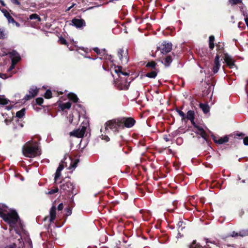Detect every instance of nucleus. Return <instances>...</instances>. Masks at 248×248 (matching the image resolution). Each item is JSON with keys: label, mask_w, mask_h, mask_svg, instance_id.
I'll return each instance as SVG.
<instances>
[{"label": "nucleus", "mask_w": 248, "mask_h": 248, "mask_svg": "<svg viewBox=\"0 0 248 248\" xmlns=\"http://www.w3.org/2000/svg\"><path fill=\"white\" fill-rule=\"evenodd\" d=\"M0 217L13 228L15 227L19 220L17 213L14 210H9L4 205H0Z\"/></svg>", "instance_id": "nucleus-2"}, {"label": "nucleus", "mask_w": 248, "mask_h": 248, "mask_svg": "<svg viewBox=\"0 0 248 248\" xmlns=\"http://www.w3.org/2000/svg\"><path fill=\"white\" fill-rule=\"evenodd\" d=\"M1 11L3 14L4 16L7 18L9 23L15 22V19L13 18V17L10 15V13L6 9H1Z\"/></svg>", "instance_id": "nucleus-14"}, {"label": "nucleus", "mask_w": 248, "mask_h": 248, "mask_svg": "<svg viewBox=\"0 0 248 248\" xmlns=\"http://www.w3.org/2000/svg\"><path fill=\"white\" fill-rule=\"evenodd\" d=\"M224 59L225 62L227 63V65L230 67V68H233L234 65V61L230 56L228 54H225Z\"/></svg>", "instance_id": "nucleus-13"}, {"label": "nucleus", "mask_w": 248, "mask_h": 248, "mask_svg": "<svg viewBox=\"0 0 248 248\" xmlns=\"http://www.w3.org/2000/svg\"><path fill=\"white\" fill-rule=\"evenodd\" d=\"M219 60V56L218 55H217L215 58L214 66L213 67V71L214 73H217L220 66Z\"/></svg>", "instance_id": "nucleus-12"}, {"label": "nucleus", "mask_w": 248, "mask_h": 248, "mask_svg": "<svg viewBox=\"0 0 248 248\" xmlns=\"http://www.w3.org/2000/svg\"><path fill=\"white\" fill-rule=\"evenodd\" d=\"M12 23L14 24L16 27H19L20 24L15 20V22H12Z\"/></svg>", "instance_id": "nucleus-52"}, {"label": "nucleus", "mask_w": 248, "mask_h": 248, "mask_svg": "<svg viewBox=\"0 0 248 248\" xmlns=\"http://www.w3.org/2000/svg\"><path fill=\"white\" fill-rule=\"evenodd\" d=\"M78 162V160L77 159L74 160L73 162H71L69 169H75L77 167Z\"/></svg>", "instance_id": "nucleus-29"}, {"label": "nucleus", "mask_w": 248, "mask_h": 248, "mask_svg": "<svg viewBox=\"0 0 248 248\" xmlns=\"http://www.w3.org/2000/svg\"><path fill=\"white\" fill-rule=\"evenodd\" d=\"M61 189L64 191H66L69 192H71L72 194H74V186L73 184L70 182H67L65 184L62 185L61 186ZM77 193L76 192L75 194Z\"/></svg>", "instance_id": "nucleus-9"}, {"label": "nucleus", "mask_w": 248, "mask_h": 248, "mask_svg": "<svg viewBox=\"0 0 248 248\" xmlns=\"http://www.w3.org/2000/svg\"><path fill=\"white\" fill-rule=\"evenodd\" d=\"M63 208V205L62 203H60L58 207V210H62Z\"/></svg>", "instance_id": "nucleus-47"}, {"label": "nucleus", "mask_w": 248, "mask_h": 248, "mask_svg": "<svg viewBox=\"0 0 248 248\" xmlns=\"http://www.w3.org/2000/svg\"><path fill=\"white\" fill-rule=\"evenodd\" d=\"M135 123V121L131 118H127L122 119L121 122V124H124V126L127 128L132 127Z\"/></svg>", "instance_id": "nucleus-8"}, {"label": "nucleus", "mask_w": 248, "mask_h": 248, "mask_svg": "<svg viewBox=\"0 0 248 248\" xmlns=\"http://www.w3.org/2000/svg\"><path fill=\"white\" fill-rule=\"evenodd\" d=\"M240 23H239V25H238V27H240Z\"/></svg>", "instance_id": "nucleus-59"}, {"label": "nucleus", "mask_w": 248, "mask_h": 248, "mask_svg": "<svg viewBox=\"0 0 248 248\" xmlns=\"http://www.w3.org/2000/svg\"><path fill=\"white\" fill-rule=\"evenodd\" d=\"M22 153L27 157L33 158L41 155V150L37 142L30 140L27 142L22 147Z\"/></svg>", "instance_id": "nucleus-3"}, {"label": "nucleus", "mask_w": 248, "mask_h": 248, "mask_svg": "<svg viewBox=\"0 0 248 248\" xmlns=\"http://www.w3.org/2000/svg\"><path fill=\"white\" fill-rule=\"evenodd\" d=\"M243 143L245 145H248V137L244 138Z\"/></svg>", "instance_id": "nucleus-44"}, {"label": "nucleus", "mask_w": 248, "mask_h": 248, "mask_svg": "<svg viewBox=\"0 0 248 248\" xmlns=\"http://www.w3.org/2000/svg\"><path fill=\"white\" fill-rule=\"evenodd\" d=\"M52 96V93L50 90H47L45 94V97L47 99H49Z\"/></svg>", "instance_id": "nucleus-31"}, {"label": "nucleus", "mask_w": 248, "mask_h": 248, "mask_svg": "<svg viewBox=\"0 0 248 248\" xmlns=\"http://www.w3.org/2000/svg\"><path fill=\"white\" fill-rule=\"evenodd\" d=\"M86 127L85 126H82L77 130H74L70 133L71 136H74L77 138H82L83 137Z\"/></svg>", "instance_id": "nucleus-5"}, {"label": "nucleus", "mask_w": 248, "mask_h": 248, "mask_svg": "<svg viewBox=\"0 0 248 248\" xmlns=\"http://www.w3.org/2000/svg\"><path fill=\"white\" fill-rule=\"evenodd\" d=\"M72 121H73V118H72L71 119H70L69 122L70 123H72Z\"/></svg>", "instance_id": "nucleus-57"}, {"label": "nucleus", "mask_w": 248, "mask_h": 248, "mask_svg": "<svg viewBox=\"0 0 248 248\" xmlns=\"http://www.w3.org/2000/svg\"><path fill=\"white\" fill-rule=\"evenodd\" d=\"M187 119L190 120L192 124H195V122L194 121V112L192 110L188 111L186 116L185 117Z\"/></svg>", "instance_id": "nucleus-17"}, {"label": "nucleus", "mask_w": 248, "mask_h": 248, "mask_svg": "<svg viewBox=\"0 0 248 248\" xmlns=\"http://www.w3.org/2000/svg\"><path fill=\"white\" fill-rule=\"evenodd\" d=\"M58 191V188L57 187L55 188L54 189H51L48 192L49 194H52L55 193H56Z\"/></svg>", "instance_id": "nucleus-37"}, {"label": "nucleus", "mask_w": 248, "mask_h": 248, "mask_svg": "<svg viewBox=\"0 0 248 248\" xmlns=\"http://www.w3.org/2000/svg\"><path fill=\"white\" fill-rule=\"evenodd\" d=\"M14 67H15V65L14 63H13V64L11 65V66L9 68V70H11L12 69H13L14 68Z\"/></svg>", "instance_id": "nucleus-55"}, {"label": "nucleus", "mask_w": 248, "mask_h": 248, "mask_svg": "<svg viewBox=\"0 0 248 248\" xmlns=\"http://www.w3.org/2000/svg\"><path fill=\"white\" fill-rule=\"evenodd\" d=\"M61 171H59L58 170H56L55 174V178H54L55 182H56L57 179H59V177H60V176L61 175Z\"/></svg>", "instance_id": "nucleus-34"}, {"label": "nucleus", "mask_w": 248, "mask_h": 248, "mask_svg": "<svg viewBox=\"0 0 248 248\" xmlns=\"http://www.w3.org/2000/svg\"><path fill=\"white\" fill-rule=\"evenodd\" d=\"M50 221H53L56 217V208L54 206H53L50 210Z\"/></svg>", "instance_id": "nucleus-18"}, {"label": "nucleus", "mask_w": 248, "mask_h": 248, "mask_svg": "<svg viewBox=\"0 0 248 248\" xmlns=\"http://www.w3.org/2000/svg\"><path fill=\"white\" fill-rule=\"evenodd\" d=\"M200 106L205 113H206L209 111V108L208 105L204 104H200Z\"/></svg>", "instance_id": "nucleus-23"}, {"label": "nucleus", "mask_w": 248, "mask_h": 248, "mask_svg": "<svg viewBox=\"0 0 248 248\" xmlns=\"http://www.w3.org/2000/svg\"><path fill=\"white\" fill-rule=\"evenodd\" d=\"M236 135L238 137H240V136H244V134L243 133H240V134H237Z\"/></svg>", "instance_id": "nucleus-56"}, {"label": "nucleus", "mask_w": 248, "mask_h": 248, "mask_svg": "<svg viewBox=\"0 0 248 248\" xmlns=\"http://www.w3.org/2000/svg\"><path fill=\"white\" fill-rule=\"evenodd\" d=\"M72 23L77 28H81L86 26L85 21L82 19L74 18L72 20Z\"/></svg>", "instance_id": "nucleus-11"}, {"label": "nucleus", "mask_w": 248, "mask_h": 248, "mask_svg": "<svg viewBox=\"0 0 248 248\" xmlns=\"http://www.w3.org/2000/svg\"><path fill=\"white\" fill-rule=\"evenodd\" d=\"M59 41L62 44L65 45L66 44V41L63 38H60Z\"/></svg>", "instance_id": "nucleus-42"}, {"label": "nucleus", "mask_w": 248, "mask_h": 248, "mask_svg": "<svg viewBox=\"0 0 248 248\" xmlns=\"http://www.w3.org/2000/svg\"><path fill=\"white\" fill-rule=\"evenodd\" d=\"M36 103L41 105L43 103V99L42 98H37L36 99Z\"/></svg>", "instance_id": "nucleus-36"}, {"label": "nucleus", "mask_w": 248, "mask_h": 248, "mask_svg": "<svg viewBox=\"0 0 248 248\" xmlns=\"http://www.w3.org/2000/svg\"><path fill=\"white\" fill-rule=\"evenodd\" d=\"M101 138L102 140H104L107 141H108L109 140V138L108 137L106 136H104L103 134L101 135Z\"/></svg>", "instance_id": "nucleus-43"}, {"label": "nucleus", "mask_w": 248, "mask_h": 248, "mask_svg": "<svg viewBox=\"0 0 248 248\" xmlns=\"http://www.w3.org/2000/svg\"><path fill=\"white\" fill-rule=\"evenodd\" d=\"M64 168V166L62 164H60L57 168L56 170H58L59 171H61Z\"/></svg>", "instance_id": "nucleus-41"}, {"label": "nucleus", "mask_w": 248, "mask_h": 248, "mask_svg": "<svg viewBox=\"0 0 248 248\" xmlns=\"http://www.w3.org/2000/svg\"><path fill=\"white\" fill-rule=\"evenodd\" d=\"M93 50L96 52L97 53V54H100V49L97 48V47H95L94 48H93Z\"/></svg>", "instance_id": "nucleus-49"}, {"label": "nucleus", "mask_w": 248, "mask_h": 248, "mask_svg": "<svg viewBox=\"0 0 248 248\" xmlns=\"http://www.w3.org/2000/svg\"><path fill=\"white\" fill-rule=\"evenodd\" d=\"M229 3L232 5H235L236 4L241 3V0H229Z\"/></svg>", "instance_id": "nucleus-33"}, {"label": "nucleus", "mask_w": 248, "mask_h": 248, "mask_svg": "<svg viewBox=\"0 0 248 248\" xmlns=\"http://www.w3.org/2000/svg\"><path fill=\"white\" fill-rule=\"evenodd\" d=\"M214 141L218 144H222L228 141L229 138L227 136L219 138L218 140L216 137L213 138Z\"/></svg>", "instance_id": "nucleus-15"}, {"label": "nucleus", "mask_w": 248, "mask_h": 248, "mask_svg": "<svg viewBox=\"0 0 248 248\" xmlns=\"http://www.w3.org/2000/svg\"><path fill=\"white\" fill-rule=\"evenodd\" d=\"M105 134L108 133V129L112 130L113 131H118V129L121 126L124 128V126L120 124V122L119 121H116V120H111L107 122L105 124Z\"/></svg>", "instance_id": "nucleus-4"}, {"label": "nucleus", "mask_w": 248, "mask_h": 248, "mask_svg": "<svg viewBox=\"0 0 248 248\" xmlns=\"http://www.w3.org/2000/svg\"><path fill=\"white\" fill-rule=\"evenodd\" d=\"M76 5L75 3H73V4L71 6H69V7H68L67 8V9L66 10V12L67 11H69L71 8H72L75 5Z\"/></svg>", "instance_id": "nucleus-51"}, {"label": "nucleus", "mask_w": 248, "mask_h": 248, "mask_svg": "<svg viewBox=\"0 0 248 248\" xmlns=\"http://www.w3.org/2000/svg\"><path fill=\"white\" fill-rule=\"evenodd\" d=\"M29 18L31 20L37 19L38 21H41V19L39 16L36 14H33L30 16Z\"/></svg>", "instance_id": "nucleus-26"}, {"label": "nucleus", "mask_w": 248, "mask_h": 248, "mask_svg": "<svg viewBox=\"0 0 248 248\" xmlns=\"http://www.w3.org/2000/svg\"><path fill=\"white\" fill-rule=\"evenodd\" d=\"M193 125H194L195 128L194 131L197 134L200 135L202 138H203L204 139H206L207 137V135L203 128L201 126L196 124L195 123V124Z\"/></svg>", "instance_id": "nucleus-10"}, {"label": "nucleus", "mask_w": 248, "mask_h": 248, "mask_svg": "<svg viewBox=\"0 0 248 248\" xmlns=\"http://www.w3.org/2000/svg\"><path fill=\"white\" fill-rule=\"evenodd\" d=\"M155 65H156V63H155V62H148L146 64V66L147 67H152V68H154L155 67Z\"/></svg>", "instance_id": "nucleus-35"}, {"label": "nucleus", "mask_w": 248, "mask_h": 248, "mask_svg": "<svg viewBox=\"0 0 248 248\" xmlns=\"http://www.w3.org/2000/svg\"><path fill=\"white\" fill-rule=\"evenodd\" d=\"M127 50L120 48L118 51V55L122 63H126L128 62Z\"/></svg>", "instance_id": "nucleus-6"}, {"label": "nucleus", "mask_w": 248, "mask_h": 248, "mask_svg": "<svg viewBox=\"0 0 248 248\" xmlns=\"http://www.w3.org/2000/svg\"><path fill=\"white\" fill-rule=\"evenodd\" d=\"M177 112L179 115L182 117V119H185L186 118L185 114L182 111L179 110Z\"/></svg>", "instance_id": "nucleus-40"}, {"label": "nucleus", "mask_w": 248, "mask_h": 248, "mask_svg": "<svg viewBox=\"0 0 248 248\" xmlns=\"http://www.w3.org/2000/svg\"><path fill=\"white\" fill-rule=\"evenodd\" d=\"M11 2L16 5H20V2L18 0H11Z\"/></svg>", "instance_id": "nucleus-45"}, {"label": "nucleus", "mask_w": 248, "mask_h": 248, "mask_svg": "<svg viewBox=\"0 0 248 248\" xmlns=\"http://www.w3.org/2000/svg\"><path fill=\"white\" fill-rule=\"evenodd\" d=\"M190 248H203L200 246L199 244L196 243L195 240L193 241L192 244L190 246Z\"/></svg>", "instance_id": "nucleus-28"}, {"label": "nucleus", "mask_w": 248, "mask_h": 248, "mask_svg": "<svg viewBox=\"0 0 248 248\" xmlns=\"http://www.w3.org/2000/svg\"><path fill=\"white\" fill-rule=\"evenodd\" d=\"M5 248H16V245L15 244L10 245L6 247Z\"/></svg>", "instance_id": "nucleus-48"}, {"label": "nucleus", "mask_w": 248, "mask_h": 248, "mask_svg": "<svg viewBox=\"0 0 248 248\" xmlns=\"http://www.w3.org/2000/svg\"><path fill=\"white\" fill-rule=\"evenodd\" d=\"M114 72L117 76H114L112 72V74L117 88L120 90L128 89L131 82L130 79H128L129 73L123 71L122 67L118 66L114 67Z\"/></svg>", "instance_id": "nucleus-1"}, {"label": "nucleus", "mask_w": 248, "mask_h": 248, "mask_svg": "<svg viewBox=\"0 0 248 248\" xmlns=\"http://www.w3.org/2000/svg\"><path fill=\"white\" fill-rule=\"evenodd\" d=\"M172 59L170 56H168L165 58V64L167 66L170 65V64L171 62Z\"/></svg>", "instance_id": "nucleus-30"}, {"label": "nucleus", "mask_w": 248, "mask_h": 248, "mask_svg": "<svg viewBox=\"0 0 248 248\" xmlns=\"http://www.w3.org/2000/svg\"><path fill=\"white\" fill-rule=\"evenodd\" d=\"M33 97H34L33 96H31V94L30 93H29V94H27L25 96L24 99H25V100L27 101V100L31 99V98H32Z\"/></svg>", "instance_id": "nucleus-39"}, {"label": "nucleus", "mask_w": 248, "mask_h": 248, "mask_svg": "<svg viewBox=\"0 0 248 248\" xmlns=\"http://www.w3.org/2000/svg\"><path fill=\"white\" fill-rule=\"evenodd\" d=\"M68 96L69 99L74 102H77L78 101V98L77 95L74 93H69Z\"/></svg>", "instance_id": "nucleus-22"}, {"label": "nucleus", "mask_w": 248, "mask_h": 248, "mask_svg": "<svg viewBox=\"0 0 248 248\" xmlns=\"http://www.w3.org/2000/svg\"><path fill=\"white\" fill-rule=\"evenodd\" d=\"M33 97H34L33 96H31V94L30 93H29V94H27L25 96L24 99H25V100L27 101V100L31 99V98H32Z\"/></svg>", "instance_id": "nucleus-38"}, {"label": "nucleus", "mask_w": 248, "mask_h": 248, "mask_svg": "<svg viewBox=\"0 0 248 248\" xmlns=\"http://www.w3.org/2000/svg\"><path fill=\"white\" fill-rule=\"evenodd\" d=\"M25 109L22 108L21 110L17 111L16 113V116L19 118H22L25 115Z\"/></svg>", "instance_id": "nucleus-24"}, {"label": "nucleus", "mask_w": 248, "mask_h": 248, "mask_svg": "<svg viewBox=\"0 0 248 248\" xmlns=\"http://www.w3.org/2000/svg\"><path fill=\"white\" fill-rule=\"evenodd\" d=\"M68 213H69V214H71V211H68Z\"/></svg>", "instance_id": "nucleus-58"}, {"label": "nucleus", "mask_w": 248, "mask_h": 248, "mask_svg": "<svg viewBox=\"0 0 248 248\" xmlns=\"http://www.w3.org/2000/svg\"><path fill=\"white\" fill-rule=\"evenodd\" d=\"M0 78L5 79L7 78V76L5 74H0Z\"/></svg>", "instance_id": "nucleus-50"}, {"label": "nucleus", "mask_w": 248, "mask_h": 248, "mask_svg": "<svg viewBox=\"0 0 248 248\" xmlns=\"http://www.w3.org/2000/svg\"><path fill=\"white\" fill-rule=\"evenodd\" d=\"M162 54H166L170 52L172 49V44L170 43L164 42L159 47Z\"/></svg>", "instance_id": "nucleus-7"}, {"label": "nucleus", "mask_w": 248, "mask_h": 248, "mask_svg": "<svg viewBox=\"0 0 248 248\" xmlns=\"http://www.w3.org/2000/svg\"><path fill=\"white\" fill-rule=\"evenodd\" d=\"M20 57L18 55L16 56L15 59H13V63H14V61H16V62H18L20 60Z\"/></svg>", "instance_id": "nucleus-46"}, {"label": "nucleus", "mask_w": 248, "mask_h": 248, "mask_svg": "<svg viewBox=\"0 0 248 248\" xmlns=\"http://www.w3.org/2000/svg\"><path fill=\"white\" fill-rule=\"evenodd\" d=\"M164 139L166 141H170V139L167 137V136H165L164 137Z\"/></svg>", "instance_id": "nucleus-53"}, {"label": "nucleus", "mask_w": 248, "mask_h": 248, "mask_svg": "<svg viewBox=\"0 0 248 248\" xmlns=\"http://www.w3.org/2000/svg\"><path fill=\"white\" fill-rule=\"evenodd\" d=\"M71 107V104L70 102H66L65 103L62 104L61 105V108L62 110L64 109H69Z\"/></svg>", "instance_id": "nucleus-25"}, {"label": "nucleus", "mask_w": 248, "mask_h": 248, "mask_svg": "<svg viewBox=\"0 0 248 248\" xmlns=\"http://www.w3.org/2000/svg\"><path fill=\"white\" fill-rule=\"evenodd\" d=\"M0 2L2 5H3L4 6H5V4L2 0H0Z\"/></svg>", "instance_id": "nucleus-54"}, {"label": "nucleus", "mask_w": 248, "mask_h": 248, "mask_svg": "<svg viewBox=\"0 0 248 248\" xmlns=\"http://www.w3.org/2000/svg\"><path fill=\"white\" fill-rule=\"evenodd\" d=\"M232 237H236L238 236H240L242 237L248 235V230H242L239 232H232Z\"/></svg>", "instance_id": "nucleus-16"}, {"label": "nucleus", "mask_w": 248, "mask_h": 248, "mask_svg": "<svg viewBox=\"0 0 248 248\" xmlns=\"http://www.w3.org/2000/svg\"><path fill=\"white\" fill-rule=\"evenodd\" d=\"M6 35L5 31L4 29L0 28V38H4Z\"/></svg>", "instance_id": "nucleus-32"}, {"label": "nucleus", "mask_w": 248, "mask_h": 248, "mask_svg": "<svg viewBox=\"0 0 248 248\" xmlns=\"http://www.w3.org/2000/svg\"><path fill=\"white\" fill-rule=\"evenodd\" d=\"M215 40V37L213 35H211L209 37V47L211 49H213L215 46L214 41Z\"/></svg>", "instance_id": "nucleus-20"}, {"label": "nucleus", "mask_w": 248, "mask_h": 248, "mask_svg": "<svg viewBox=\"0 0 248 248\" xmlns=\"http://www.w3.org/2000/svg\"><path fill=\"white\" fill-rule=\"evenodd\" d=\"M29 93L31 95V96H35L38 93V90L36 87H32L30 89Z\"/></svg>", "instance_id": "nucleus-19"}, {"label": "nucleus", "mask_w": 248, "mask_h": 248, "mask_svg": "<svg viewBox=\"0 0 248 248\" xmlns=\"http://www.w3.org/2000/svg\"><path fill=\"white\" fill-rule=\"evenodd\" d=\"M9 102V100L6 99L4 95H0V104L7 105Z\"/></svg>", "instance_id": "nucleus-21"}, {"label": "nucleus", "mask_w": 248, "mask_h": 248, "mask_svg": "<svg viewBox=\"0 0 248 248\" xmlns=\"http://www.w3.org/2000/svg\"><path fill=\"white\" fill-rule=\"evenodd\" d=\"M157 75L155 71H152L146 74V77L150 78H155Z\"/></svg>", "instance_id": "nucleus-27"}]
</instances>
